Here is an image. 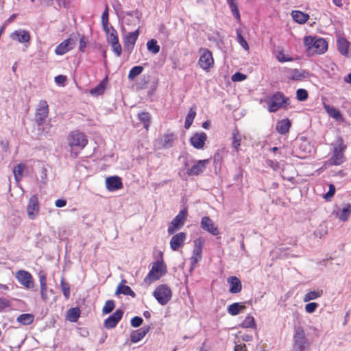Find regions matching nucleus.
Here are the masks:
<instances>
[{
  "label": "nucleus",
  "instance_id": "nucleus-2",
  "mask_svg": "<svg viewBox=\"0 0 351 351\" xmlns=\"http://www.w3.org/2000/svg\"><path fill=\"white\" fill-rule=\"evenodd\" d=\"M306 52L310 56L323 54L328 50V43L324 38L316 36H307L304 38Z\"/></svg>",
  "mask_w": 351,
  "mask_h": 351
},
{
  "label": "nucleus",
  "instance_id": "nucleus-55",
  "mask_svg": "<svg viewBox=\"0 0 351 351\" xmlns=\"http://www.w3.org/2000/svg\"><path fill=\"white\" fill-rule=\"evenodd\" d=\"M276 58L280 62H290L293 60L292 58L285 55L282 51H278Z\"/></svg>",
  "mask_w": 351,
  "mask_h": 351
},
{
  "label": "nucleus",
  "instance_id": "nucleus-26",
  "mask_svg": "<svg viewBox=\"0 0 351 351\" xmlns=\"http://www.w3.org/2000/svg\"><path fill=\"white\" fill-rule=\"evenodd\" d=\"M291 126V122L289 119H284L277 122L276 130L282 134H286L289 132Z\"/></svg>",
  "mask_w": 351,
  "mask_h": 351
},
{
  "label": "nucleus",
  "instance_id": "nucleus-52",
  "mask_svg": "<svg viewBox=\"0 0 351 351\" xmlns=\"http://www.w3.org/2000/svg\"><path fill=\"white\" fill-rule=\"evenodd\" d=\"M237 41L240 45L245 50H249V45L247 41L245 40L239 30L237 31Z\"/></svg>",
  "mask_w": 351,
  "mask_h": 351
},
{
  "label": "nucleus",
  "instance_id": "nucleus-1",
  "mask_svg": "<svg viewBox=\"0 0 351 351\" xmlns=\"http://www.w3.org/2000/svg\"><path fill=\"white\" fill-rule=\"evenodd\" d=\"M70 156L77 158L79 154L88 144V139L83 132L78 130L71 132L67 136Z\"/></svg>",
  "mask_w": 351,
  "mask_h": 351
},
{
  "label": "nucleus",
  "instance_id": "nucleus-30",
  "mask_svg": "<svg viewBox=\"0 0 351 351\" xmlns=\"http://www.w3.org/2000/svg\"><path fill=\"white\" fill-rule=\"evenodd\" d=\"M245 308V306L242 303L235 302L228 306L227 311L230 315L235 316L239 315Z\"/></svg>",
  "mask_w": 351,
  "mask_h": 351
},
{
  "label": "nucleus",
  "instance_id": "nucleus-35",
  "mask_svg": "<svg viewBox=\"0 0 351 351\" xmlns=\"http://www.w3.org/2000/svg\"><path fill=\"white\" fill-rule=\"evenodd\" d=\"M139 121L143 124L144 128L148 131L151 123V115L148 112H142L138 114Z\"/></svg>",
  "mask_w": 351,
  "mask_h": 351
},
{
  "label": "nucleus",
  "instance_id": "nucleus-22",
  "mask_svg": "<svg viewBox=\"0 0 351 351\" xmlns=\"http://www.w3.org/2000/svg\"><path fill=\"white\" fill-rule=\"evenodd\" d=\"M12 40L19 41L21 43H28L30 40L29 33L24 29L16 30L10 35Z\"/></svg>",
  "mask_w": 351,
  "mask_h": 351
},
{
  "label": "nucleus",
  "instance_id": "nucleus-4",
  "mask_svg": "<svg viewBox=\"0 0 351 351\" xmlns=\"http://www.w3.org/2000/svg\"><path fill=\"white\" fill-rule=\"evenodd\" d=\"M289 101V97H286L283 93L277 91L267 99V110L269 112H276L280 108H286Z\"/></svg>",
  "mask_w": 351,
  "mask_h": 351
},
{
  "label": "nucleus",
  "instance_id": "nucleus-8",
  "mask_svg": "<svg viewBox=\"0 0 351 351\" xmlns=\"http://www.w3.org/2000/svg\"><path fill=\"white\" fill-rule=\"evenodd\" d=\"M187 215L188 211L186 208H184L179 212L168 227L167 232L169 235L173 234L176 230H180L184 226Z\"/></svg>",
  "mask_w": 351,
  "mask_h": 351
},
{
  "label": "nucleus",
  "instance_id": "nucleus-39",
  "mask_svg": "<svg viewBox=\"0 0 351 351\" xmlns=\"http://www.w3.org/2000/svg\"><path fill=\"white\" fill-rule=\"evenodd\" d=\"M323 295V290L311 291L308 292L304 297V302H307L315 300Z\"/></svg>",
  "mask_w": 351,
  "mask_h": 351
},
{
  "label": "nucleus",
  "instance_id": "nucleus-62",
  "mask_svg": "<svg viewBox=\"0 0 351 351\" xmlns=\"http://www.w3.org/2000/svg\"><path fill=\"white\" fill-rule=\"evenodd\" d=\"M245 78L246 75L241 73H236L232 76V80L233 81H243Z\"/></svg>",
  "mask_w": 351,
  "mask_h": 351
},
{
  "label": "nucleus",
  "instance_id": "nucleus-7",
  "mask_svg": "<svg viewBox=\"0 0 351 351\" xmlns=\"http://www.w3.org/2000/svg\"><path fill=\"white\" fill-rule=\"evenodd\" d=\"M153 295L160 304L165 305L171 300L172 291L167 285H160L156 288Z\"/></svg>",
  "mask_w": 351,
  "mask_h": 351
},
{
  "label": "nucleus",
  "instance_id": "nucleus-37",
  "mask_svg": "<svg viewBox=\"0 0 351 351\" xmlns=\"http://www.w3.org/2000/svg\"><path fill=\"white\" fill-rule=\"evenodd\" d=\"M289 75V78L292 80L300 81L305 77V72L298 69L291 70Z\"/></svg>",
  "mask_w": 351,
  "mask_h": 351
},
{
  "label": "nucleus",
  "instance_id": "nucleus-12",
  "mask_svg": "<svg viewBox=\"0 0 351 351\" xmlns=\"http://www.w3.org/2000/svg\"><path fill=\"white\" fill-rule=\"evenodd\" d=\"M49 106L46 100H40L36 110L35 120L38 125H42L49 115Z\"/></svg>",
  "mask_w": 351,
  "mask_h": 351
},
{
  "label": "nucleus",
  "instance_id": "nucleus-50",
  "mask_svg": "<svg viewBox=\"0 0 351 351\" xmlns=\"http://www.w3.org/2000/svg\"><path fill=\"white\" fill-rule=\"evenodd\" d=\"M308 97V93L306 89L299 88L296 91V99L300 101H306Z\"/></svg>",
  "mask_w": 351,
  "mask_h": 351
},
{
  "label": "nucleus",
  "instance_id": "nucleus-57",
  "mask_svg": "<svg viewBox=\"0 0 351 351\" xmlns=\"http://www.w3.org/2000/svg\"><path fill=\"white\" fill-rule=\"evenodd\" d=\"M205 240L202 237H199L194 241V248L202 251L203 246L204 245Z\"/></svg>",
  "mask_w": 351,
  "mask_h": 351
},
{
  "label": "nucleus",
  "instance_id": "nucleus-27",
  "mask_svg": "<svg viewBox=\"0 0 351 351\" xmlns=\"http://www.w3.org/2000/svg\"><path fill=\"white\" fill-rule=\"evenodd\" d=\"M243 138L239 130L237 128H234L232 132V147L237 152L239 151V147Z\"/></svg>",
  "mask_w": 351,
  "mask_h": 351
},
{
  "label": "nucleus",
  "instance_id": "nucleus-3",
  "mask_svg": "<svg viewBox=\"0 0 351 351\" xmlns=\"http://www.w3.org/2000/svg\"><path fill=\"white\" fill-rule=\"evenodd\" d=\"M332 153L330 158L326 162L331 166H339L341 165L346 160L345 156V152L347 149V145L344 143V141L342 137H339L336 143L332 145Z\"/></svg>",
  "mask_w": 351,
  "mask_h": 351
},
{
  "label": "nucleus",
  "instance_id": "nucleus-9",
  "mask_svg": "<svg viewBox=\"0 0 351 351\" xmlns=\"http://www.w3.org/2000/svg\"><path fill=\"white\" fill-rule=\"evenodd\" d=\"M15 278L25 289L30 290L34 289V280L29 271L20 269L15 273Z\"/></svg>",
  "mask_w": 351,
  "mask_h": 351
},
{
  "label": "nucleus",
  "instance_id": "nucleus-10",
  "mask_svg": "<svg viewBox=\"0 0 351 351\" xmlns=\"http://www.w3.org/2000/svg\"><path fill=\"white\" fill-rule=\"evenodd\" d=\"M27 215L29 219L34 220L40 212V204L38 195H32L27 204Z\"/></svg>",
  "mask_w": 351,
  "mask_h": 351
},
{
  "label": "nucleus",
  "instance_id": "nucleus-38",
  "mask_svg": "<svg viewBox=\"0 0 351 351\" xmlns=\"http://www.w3.org/2000/svg\"><path fill=\"white\" fill-rule=\"evenodd\" d=\"M228 4L229 5L231 12L233 14V16L235 17L237 21H241V14L239 12V10L238 8V5L237 3L234 1V0H226Z\"/></svg>",
  "mask_w": 351,
  "mask_h": 351
},
{
  "label": "nucleus",
  "instance_id": "nucleus-24",
  "mask_svg": "<svg viewBox=\"0 0 351 351\" xmlns=\"http://www.w3.org/2000/svg\"><path fill=\"white\" fill-rule=\"evenodd\" d=\"M150 326H143L136 330H134L130 335V340L132 343L140 341L149 331Z\"/></svg>",
  "mask_w": 351,
  "mask_h": 351
},
{
  "label": "nucleus",
  "instance_id": "nucleus-42",
  "mask_svg": "<svg viewBox=\"0 0 351 351\" xmlns=\"http://www.w3.org/2000/svg\"><path fill=\"white\" fill-rule=\"evenodd\" d=\"M241 326L245 328H255L256 325L254 317L251 315L246 316L243 322L241 323Z\"/></svg>",
  "mask_w": 351,
  "mask_h": 351
},
{
  "label": "nucleus",
  "instance_id": "nucleus-14",
  "mask_svg": "<svg viewBox=\"0 0 351 351\" xmlns=\"http://www.w3.org/2000/svg\"><path fill=\"white\" fill-rule=\"evenodd\" d=\"M209 162V159L199 160L191 168L187 169L186 173L189 176H197L205 171Z\"/></svg>",
  "mask_w": 351,
  "mask_h": 351
},
{
  "label": "nucleus",
  "instance_id": "nucleus-45",
  "mask_svg": "<svg viewBox=\"0 0 351 351\" xmlns=\"http://www.w3.org/2000/svg\"><path fill=\"white\" fill-rule=\"evenodd\" d=\"M147 47L148 51L152 52L154 54L158 53L160 51V46L156 40L152 39L147 43Z\"/></svg>",
  "mask_w": 351,
  "mask_h": 351
},
{
  "label": "nucleus",
  "instance_id": "nucleus-36",
  "mask_svg": "<svg viewBox=\"0 0 351 351\" xmlns=\"http://www.w3.org/2000/svg\"><path fill=\"white\" fill-rule=\"evenodd\" d=\"M324 107L330 117L337 120H339L342 118L341 112L338 109L326 104H324Z\"/></svg>",
  "mask_w": 351,
  "mask_h": 351
},
{
  "label": "nucleus",
  "instance_id": "nucleus-60",
  "mask_svg": "<svg viewBox=\"0 0 351 351\" xmlns=\"http://www.w3.org/2000/svg\"><path fill=\"white\" fill-rule=\"evenodd\" d=\"M67 77L66 75H59L55 77V82L60 86H64Z\"/></svg>",
  "mask_w": 351,
  "mask_h": 351
},
{
  "label": "nucleus",
  "instance_id": "nucleus-31",
  "mask_svg": "<svg viewBox=\"0 0 351 351\" xmlns=\"http://www.w3.org/2000/svg\"><path fill=\"white\" fill-rule=\"evenodd\" d=\"M291 16L293 20L300 24L305 23L309 19L308 14H305L300 10L293 11Z\"/></svg>",
  "mask_w": 351,
  "mask_h": 351
},
{
  "label": "nucleus",
  "instance_id": "nucleus-11",
  "mask_svg": "<svg viewBox=\"0 0 351 351\" xmlns=\"http://www.w3.org/2000/svg\"><path fill=\"white\" fill-rule=\"evenodd\" d=\"M295 347L298 351H306L309 343L306 337L305 332L301 327L298 328L293 336Z\"/></svg>",
  "mask_w": 351,
  "mask_h": 351
},
{
  "label": "nucleus",
  "instance_id": "nucleus-64",
  "mask_svg": "<svg viewBox=\"0 0 351 351\" xmlns=\"http://www.w3.org/2000/svg\"><path fill=\"white\" fill-rule=\"evenodd\" d=\"M234 351H247L246 345L245 343L237 344L234 346Z\"/></svg>",
  "mask_w": 351,
  "mask_h": 351
},
{
  "label": "nucleus",
  "instance_id": "nucleus-54",
  "mask_svg": "<svg viewBox=\"0 0 351 351\" xmlns=\"http://www.w3.org/2000/svg\"><path fill=\"white\" fill-rule=\"evenodd\" d=\"M335 193V186L332 184H329V190L324 195V198L327 200L330 201L334 196Z\"/></svg>",
  "mask_w": 351,
  "mask_h": 351
},
{
  "label": "nucleus",
  "instance_id": "nucleus-29",
  "mask_svg": "<svg viewBox=\"0 0 351 351\" xmlns=\"http://www.w3.org/2000/svg\"><path fill=\"white\" fill-rule=\"evenodd\" d=\"M40 295L43 301H47L49 297L47 295V283L46 275L43 274L39 276Z\"/></svg>",
  "mask_w": 351,
  "mask_h": 351
},
{
  "label": "nucleus",
  "instance_id": "nucleus-25",
  "mask_svg": "<svg viewBox=\"0 0 351 351\" xmlns=\"http://www.w3.org/2000/svg\"><path fill=\"white\" fill-rule=\"evenodd\" d=\"M176 139L175 134L173 133L165 134L158 140L160 147L164 149L171 147Z\"/></svg>",
  "mask_w": 351,
  "mask_h": 351
},
{
  "label": "nucleus",
  "instance_id": "nucleus-61",
  "mask_svg": "<svg viewBox=\"0 0 351 351\" xmlns=\"http://www.w3.org/2000/svg\"><path fill=\"white\" fill-rule=\"evenodd\" d=\"M108 7L106 5L101 16V24H105L106 25V23H108Z\"/></svg>",
  "mask_w": 351,
  "mask_h": 351
},
{
  "label": "nucleus",
  "instance_id": "nucleus-43",
  "mask_svg": "<svg viewBox=\"0 0 351 351\" xmlns=\"http://www.w3.org/2000/svg\"><path fill=\"white\" fill-rule=\"evenodd\" d=\"M143 71V67L142 66H135L132 67L128 75V77L130 80H134L136 77L139 75Z\"/></svg>",
  "mask_w": 351,
  "mask_h": 351
},
{
  "label": "nucleus",
  "instance_id": "nucleus-28",
  "mask_svg": "<svg viewBox=\"0 0 351 351\" xmlns=\"http://www.w3.org/2000/svg\"><path fill=\"white\" fill-rule=\"evenodd\" d=\"M337 45L339 52L344 56H348L349 42L345 38L340 37L337 38Z\"/></svg>",
  "mask_w": 351,
  "mask_h": 351
},
{
  "label": "nucleus",
  "instance_id": "nucleus-49",
  "mask_svg": "<svg viewBox=\"0 0 351 351\" xmlns=\"http://www.w3.org/2000/svg\"><path fill=\"white\" fill-rule=\"evenodd\" d=\"M115 304L112 300H107L102 308V312L104 314H108L111 313L114 308Z\"/></svg>",
  "mask_w": 351,
  "mask_h": 351
},
{
  "label": "nucleus",
  "instance_id": "nucleus-34",
  "mask_svg": "<svg viewBox=\"0 0 351 351\" xmlns=\"http://www.w3.org/2000/svg\"><path fill=\"white\" fill-rule=\"evenodd\" d=\"M26 169L27 166L24 163H19L13 169L14 179L17 182L22 180L23 173Z\"/></svg>",
  "mask_w": 351,
  "mask_h": 351
},
{
  "label": "nucleus",
  "instance_id": "nucleus-33",
  "mask_svg": "<svg viewBox=\"0 0 351 351\" xmlns=\"http://www.w3.org/2000/svg\"><path fill=\"white\" fill-rule=\"evenodd\" d=\"M34 315L32 313H24L18 316L16 321L22 325L27 326L33 323Z\"/></svg>",
  "mask_w": 351,
  "mask_h": 351
},
{
  "label": "nucleus",
  "instance_id": "nucleus-48",
  "mask_svg": "<svg viewBox=\"0 0 351 351\" xmlns=\"http://www.w3.org/2000/svg\"><path fill=\"white\" fill-rule=\"evenodd\" d=\"M80 309L78 308H72L68 311V317L71 322H76L80 317Z\"/></svg>",
  "mask_w": 351,
  "mask_h": 351
},
{
  "label": "nucleus",
  "instance_id": "nucleus-32",
  "mask_svg": "<svg viewBox=\"0 0 351 351\" xmlns=\"http://www.w3.org/2000/svg\"><path fill=\"white\" fill-rule=\"evenodd\" d=\"M115 294H123L125 295H130L132 298H135L136 296L135 293L132 290V289L129 286L124 285H118L115 291Z\"/></svg>",
  "mask_w": 351,
  "mask_h": 351
},
{
  "label": "nucleus",
  "instance_id": "nucleus-18",
  "mask_svg": "<svg viewBox=\"0 0 351 351\" xmlns=\"http://www.w3.org/2000/svg\"><path fill=\"white\" fill-rule=\"evenodd\" d=\"M311 150L312 146L311 143L305 138L302 137L296 149L298 157L300 158H306L307 155L311 152Z\"/></svg>",
  "mask_w": 351,
  "mask_h": 351
},
{
  "label": "nucleus",
  "instance_id": "nucleus-63",
  "mask_svg": "<svg viewBox=\"0 0 351 351\" xmlns=\"http://www.w3.org/2000/svg\"><path fill=\"white\" fill-rule=\"evenodd\" d=\"M66 204V201L63 199H58L55 202V205L56 207L62 208L65 206Z\"/></svg>",
  "mask_w": 351,
  "mask_h": 351
},
{
  "label": "nucleus",
  "instance_id": "nucleus-20",
  "mask_svg": "<svg viewBox=\"0 0 351 351\" xmlns=\"http://www.w3.org/2000/svg\"><path fill=\"white\" fill-rule=\"evenodd\" d=\"M201 228L213 235H218L219 231L209 217H203L201 220Z\"/></svg>",
  "mask_w": 351,
  "mask_h": 351
},
{
  "label": "nucleus",
  "instance_id": "nucleus-53",
  "mask_svg": "<svg viewBox=\"0 0 351 351\" xmlns=\"http://www.w3.org/2000/svg\"><path fill=\"white\" fill-rule=\"evenodd\" d=\"M11 307V302L5 298H0V311H3L6 308Z\"/></svg>",
  "mask_w": 351,
  "mask_h": 351
},
{
  "label": "nucleus",
  "instance_id": "nucleus-47",
  "mask_svg": "<svg viewBox=\"0 0 351 351\" xmlns=\"http://www.w3.org/2000/svg\"><path fill=\"white\" fill-rule=\"evenodd\" d=\"M60 287L64 296L68 300L70 298V286L68 282L64 281V278L60 280Z\"/></svg>",
  "mask_w": 351,
  "mask_h": 351
},
{
  "label": "nucleus",
  "instance_id": "nucleus-23",
  "mask_svg": "<svg viewBox=\"0 0 351 351\" xmlns=\"http://www.w3.org/2000/svg\"><path fill=\"white\" fill-rule=\"evenodd\" d=\"M230 285L229 291L231 293L236 294L241 291L242 283L237 276H230L227 280Z\"/></svg>",
  "mask_w": 351,
  "mask_h": 351
},
{
  "label": "nucleus",
  "instance_id": "nucleus-17",
  "mask_svg": "<svg viewBox=\"0 0 351 351\" xmlns=\"http://www.w3.org/2000/svg\"><path fill=\"white\" fill-rule=\"evenodd\" d=\"M186 239V234L183 232L173 235L169 242L171 250L176 251L182 247V246L184 245Z\"/></svg>",
  "mask_w": 351,
  "mask_h": 351
},
{
  "label": "nucleus",
  "instance_id": "nucleus-56",
  "mask_svg": "<svg viewBox=\"0 0 351 351\" xmlns=\"http://www.w3.org/2000/svg\"><path fill=\"white\" fill-rule=\"evenodd\" d=\"M110 45H111L112 49L114 51V53L118 57H120L122 53V47H121V45L119 41L117 43H112Z\"/></svg>",
  "mask_w": 351,
  "mask_h": 351
},
{
  "label": "nucleus",
  "instance_id": "nucleus-16",
  "mask_svg": "<svg viewBox=\"0 0 351 351\" xmlns=\"http://www.w3.org/2000/svg\"><path fill=\"white\" fill-rule=\"evenodd\" d=\"M123 311L121 309L116 310L114 313L104 320V326L107 329H112L116 327L121 319Z\"/></svg>",
  "mask_w": 351,
  "mask_h": 351
},
{
  "label": "nucleus",
  "instance_id": "nucleus-46",
  "mask_svg": "<svg viewBox=\"0 0 351 351\" xmlns=\"http://www.w3.org/2000/svg\"><path fill=\"white\" fill-rule=\"evenodd\" d=\"M202 254V251L193 249V254L191 257V263L192 267H195V265L201 261Z\"/></svg>",
  "mask_w": 351,
  "mask_h": 351
},
{
  "label": "nucleus",
  "instance_id": "nucleus-5",
  "mask_svg": "<svg viewBox=\"0 0 351 351\" xmlns=\"http://www.w3.org/2000/svg\"><path fill=\"white\" fill-rule=\"evenodd\" d=\"M167 271V267L163 261H157L152 265V269L144 278L147 283H152L159 280Z\"/></svg>",
  "mask_w": 351,
  "mask_h": 351
},
{
  "label": "nucleus",
  "instance_id": "nucleus-51",
  "mask_svg": "<svg viewBox=\"0 0 351 351\" xmlns=\"http://www.w3.org/2000/svg\"><path fill=\"white\" fill-rule=\"evenodd\" d=\"M111 29H112L111 32L110 33V35H108V38H107L108 42L110 45L119 41L118 33H117V30L114 27H112Z\"/></svg>",
  "mask_w": 351,
  "mask_h": 351
},
{
  "label": "nucleus",
  "instance_id": "nucleus-41",
  "mask_svg": "<svg viewBox=\"0 0 351 351\" xmlns=\"http://www.w3.org/2000/svg\"><path fill=\"white\" fill-rule=\"evenodd\" d=\"M196 112L195 108H191L189 110V112L186 117L185 123H184V128L185 129L188 130L192 125L193 120L195 117Z\"/></svg>",
  "mask_w": 351,
  "mask_h": 351
},
{
  "label": "nucleus",
  "instance_id": "nucleus-58",
  "mask_svg": "<svg viewBox=\"0 0 351 351\" xmlns=\"http://www.w3.org/2000/svg\"><path fill=\"white\" fill-rule=\"evenodd\" d=\"M318 307V304L316 302H311L308 303L305 306V311L308 313H313L315 311L316 308Z\"/></svg>",
  "mask_w": 351,
  "mask_h": 351
},
{
  "label": "nucleus",
  "instance_id": "nucleus-13",
  "mask_svg": "<svg viewBox=\"0 0 351 351\" xmlns=\"http://www.w3.org/2000/svg\"><path fill=\"white\" fill-rule=\"evenodd\" d=\"M139 27L135 31L128 33L123 38V47L125 51L130 53L134 49L136 41L139 36Z\"/></svg>",
  "mask_w": 351,
  "mask_h": 351
},
{
  "label": "nucleus",
  "instance_id": "nucleus-19",
  "mask_svg": "<svg viewBox=\"0 0 351 351\" xmlns=\"http://www.w3.org/2000/svg\"><path fill=\"white\" fill-rule=\"evenodd\" d=\"M106 186L109 191H114L123 188L121 178L117 176L108 177L106 179Z\"/></svg>",
  "mask_w": 351,
  "mask_h": 351
},
{
  "label": "nucleus",
  "instance_id": "nucleus-21",
  "mask_svg": "<svg viewBox=\"0 0 351 351\" xmlns=\"http://www.w3.org/2000/svg\"><path fill=\"white\" fill-rule=\"evenodd\" d=\"M74 42L71 38H67L60 43L55 49L57 55L62 56L71 50L73 47Z\"/></svg>",
  "mask_w": 351,
  "mask_h": 351
},
{
  "label": "nucleus",
  "instance_id": "nucleus-15",
  "mask_svg": "<svg viewBox=\"0 0 351 351\" xmlns=\"http://www.w3.org/2000/svg\"><path fill=\"white\" fill-rule=\"evenodd\" d=\"M207 141V135L205 132H196L190 138L191 145L197 149H202L205 146Z\"/></svg>",
  "mask_w": 351,
  "mask_h": 351
},
{
  "label": "nucleus",
  "instance_id": "nucleus-44",
  "mask_svg": "<svg viewBox=\"0 0 351 351\" xmlns=\"http://www.w3.org/2000/svg\"><path fill=\"white\" fill-rule=\"evenodd\" d=\"M106 86L104 82H101L96 87L90 90V94L94 96L101 95L104 93Z\"/></svg>",
  "mask_w": 351,
  "mask_h": 351
},
{
  "label": "nucleus",
  "instance_id": "nucleus-6",
  "mask_svg": "<svg viewBox=\"0 0 351 351\" xmlns=\"http://www.w3.org/2000/svg\"><path fill=\"white\" fill-rule=\"evenodd\" d=\"M200 53L198 60V64L199 67L208 72L214 66L215 60L212 52L207 48H200L199 50Z\"/></svg>",
  "mask_w": 351,
  "mask_h": 351
},
{
  "label": "nucleus",
  "instance_id": "nucleus-40",
  "mask_svg": "<svg viewBox=\"0 0 351 351\" xmlns=\"http://www.w3.org/2000/svg\"><path fill=\"white\" fill-rule=\"evenodd\" d=\"M351 214V204H346L343 207L341 213L339 215V219L342 221H346L348 219Z\"/></svg>",
  "mask_w": 351,
  "mask_h": 351
},
{
  "label": "nucleus",
  "instance_id": "nucleus-59",
  "mask_svg": "<svg viewBox=\"0 0 351 351\" xmlns=\"http://www.w3.org/2000/svg\"><path fill=\"white\" fill-rule=\"evenodd\" d=\"M143 319L142 317L138 316H135L131 319V325L132 326L136 328L140 326L143 324Z\"/></svg>",
  "mask_w": 351,
  "mask_h": 351
}]
</instances>
